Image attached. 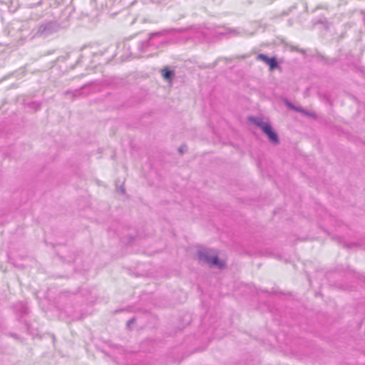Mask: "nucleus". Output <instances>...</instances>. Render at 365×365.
I'll return each instance as SVG.
<instances>
[{
	"label": "nucleus",
	"instance_id": "f257e3e1",
	"mask_svg": "<svg viewBox=\"0 0 365 365\" xmlns=\"http://www.w3.org/2000/svg\"><path fill=\"white\" fill-rule=\"evenodd\" d=\"M250 120L255 125L260 128L262 132L267 135L270 142L274 144L279 143V138L277 134L272 129L270 123L264 121L263 118L259 117H250Z\"/></svg>",
	"mask_w": 365,
	"mask_h": 365
},
{
	"label": "nucleus",
	"instance_id": "f03ea898",
	"mask_svg": "<svg viewBox=\"0 0 365 365\" xmlns=\"http://www.w3.org/2000/svg\"><path fill=\"white\" fill-rule=\"evenodd\" d=\"M198 258L201 263L207 264L210 267L222 268L225 265V262L219 260L215 252L211 250H200Z\"/></svg>",
	"mask_w": 365,
	"mask_h": 365
},
{
	"label": "nucleus",
	"instance_id": "7ed1b4c3",
	"mask_svg": "<svg viewBox=\"0 0 365 365\" xmlns=\"http://www.w3.org/2000/svg\"><path fill=\"white\" fill-rule=\"evenodd\" d=\"M58 29L59 26L56 23L51 21L46 22L37 28L35 36L45 38L58 31Z\"/></svg>",
	"mask_w": 365,
	"mask_h": 365
},
{
	"label": "nucleus",
	"instance_id": "20e7f679",
	"mask_svg": "<svg viewBox=\"0 0 365 365\" xmlns=\"http://www.w3.org/2000/svg\"><path fill=\"white\" fill-rule=\"evenodd\" d=\"M173 71L170 70H164L163 73V76L165 80H170L172 77Z\"/></svg>",
	"mask_w": 365,
	"mask_h": 365
},
{
	"label": "nucleus",
	"instance_id": "39448f33",
	"mask_svg": "<svg viewBox=\"0 0 365 365\" xmlns=\"http://www.w3.org/2000/svg\"><path fill=\"white\" fill-rule=\"evenodd\" d=\"M266 63L269 65L272 69L274 68L277 66V61L274 58H269L268 62H267Z\"/></svg>",
	"mask_w": 365,
	"mask_h": 365
},
{
	"label": "nucleus",
	"instance_id": "423d86ee",
	"mask_svg": "<svg viewBox=\"0 0 365 365\" xmlns=\"http://www.w3.org/2000/svg\"><path fill=\"white\" fill-rule=\"evenodd\" d=\"M257 59H259V60L264 61V63H267V62H268L269 58L267 57L265 54L261 53L257 56Z\"/></svg>",
	"mask_w": 365,
	"mask_h": 365
},
{
	"label": "nucleus",
	"instance_id": "0eeeda50",
	"mask_svg": "<svg viewBox=\"0 0 365 365\" xmlns=\"http://www.w3.org/2000/svg\"><path fill=\"white\" fill-rule=\"evenodd\" d=\"M160 35H161L160 33H153V34H151L150 35L149 39L152 40L153 38L157 37V36H160Z\"/></svg>",
	"mask_w": 365,
	"mask_h": 365
},
{
	"label": "nucleus",
	"instance_id": "6e6552de",
	"mask_svg": "<svg viewBox=\"0 0 365 365\" xmlns=\"http://www.w3.org/2000/svg\"><path fill=\"white\" fill-rule=\"evenodd\" d=\"M287 105H288V106H289V108H292V109H294V110H298V111H299V112H302V113H305V112L304 111V110H302V109H301V108H295V107L292 106L290 103H287Z\"/></svg>",
	"mask_w": 365,
	"mask_h": 365
},
{
	"label": "nucleus",
	"instance_id": "1a4fd4ad",
	"mask_svg": "<svg viewBox=\"0 0 365 365\" xmlns=\"http://www.w3.org/2000/svg\"><path fill=\"white\" fill-rule=\"evenodd\" d=\"M134 320V319H131L130 320L128 321V324L129 325L130 324L133 323Z\"/></svg>",
	"mask_w": 365,
	"mask_h": 365
},
{
	"label": "nucleus",
	"instance_id": "9d476101",
	"mask_svg": "<svg viewBox=\"0 0 365 365\" xmlns=\"http://www.w3.org/2000/svg\"><path fill=\"white\" fill-rule=\"evenodd\" d=\"M120 192H121L122 193H124V192H125V189H124V188H123V187H120Z\"/></svg>",
	"mask_w": 365,
	"mask_h": 365
}]
</instances>
